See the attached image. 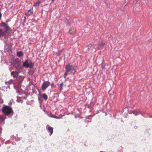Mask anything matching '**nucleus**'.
I'll list each match as a JSON object with an SVG mask.
<instances>
[{"label":"nucleus","mask_w":152,"mask_h":152,"mask_svg":"<svg viewBox=\"0 0 152 152\" xmlns=\"http://www.w3.org/2000/svg\"><path fill=\"white\" fill-rule=\"evenodd\" d=\"M1 27L2 28H0V38L4 42H6L8 38L7 31H10L11 29L7 24L3 22L1 23Z\"/></svg>","instance_id":"nucleus-1"},{"label":"nucleus","mask_w":152,"mask_h":152,"mask_svg":"<svg viewBox=\"0 0 152 152\" xmlns=\"http://www.w3.org/2000/svg\"><path fill=\"white\" fill-rule=\"evenodd\" d=\"M11 64L13 67L16 70H19L21 69L20 61L18 58H16L13 60Z\"/></svg>","instance_id":"nucleus-2"},{"label":"nucleus","mask_w":152,"mask_h":152,"mask_svg":"<svg viewBox=\"0 0 152 152\" xmlns=\"http://www.w3.org/2000/svg\"><path fill=\"white\" fill-rule=\"evenodd\" d=\"M34 65V63L30 60H25L23 63V66L26 68H32Z\"/></svg>","instance_id":"nucleus-3"},{"label":"nucleus","mask_w":152,"mask_h":152,"mask_svg":"<svg viewBox=\"0 0 152 152\" xmlns=\"http://www.w3.org/2000/svg\"><path fill=\"white\" fill-rule=\"evenodd\" d=\"M2 112L6 115H8L12 112V110L9 106H5L3 107Z\"/></svg>","instance_id":"nucleus-4"},{"label":"nucleus","mask_w":152,"mask_h":152,"mask_svg":"<svg viewBox=\"0 0 152 152\" xmlns=\"http://www.w3.org/2000/svg\"><path fill=\"white\" fill-rule=\"evenodd\" d=\"M65 70L67 72H69L73 70H75V69L73 66L71 65L70 64H68L65 67Z\"/></svg>","instance_id":"nucleus-5"},{"label":"nucleus","mask_w":152,"mask_h":152,"mask_svg":"<svg viewBox=\"0 0 152 152\" xmlns=\"http://www.w3.org/2000/svg\"><path fill=\"white\" fill-rule=\"evenodd\" d=\"M24 78V77L22 75H19L15 80L17 83L18 84V85L19 86V85H20L22 82Z\"/></svg>","instance_id":"nucleus-6"},{"label":"nucleus","mask_w":152,"mask_h":152,"mask_svg":"<svg viewBox=\"0 0 152 152\" xmlns=\"http://www.w3.org/2000/svg\"><path fill=\"white\" fill-rule=\"evenodd\" d=\"M43 81H44V82L42 84L41 87L42 90H45L49 86L50 84V83L49 81H45L44 80Z\"/></svg>","instance_id":"nucleus-7"},{"label":"nucleus","mask_w":152,"mask_h":152,"mask_svg":"<svg viewBox=\"0 0 152 152\" xmlns=\"http://www.w3.org/2000/svg\"><path fill=\"white\" fill-rule=\"evenodd\" d=\"M19 72L16 71L12 72L11 73V75L12 76L14 79V80L19 75L18 74Z\"/></svg>","instance_id":"nucleus-8"},{"label":"nucleus","mask_w":152,"mask_h":152,"mask_svg":"<svg viewBox=\"0 0 152 152\" xmlns=\"http://www.w3.org/2000/svg\"><path fill=\"white\" fill-rule=\"evenodd\" d=\"M53 127L49 126L47 125V126L46 129L48 132H50L49 135L50 136L53 133Z\"/></svg>","instance_id":"nucleus-9"},{"label":"nucleus","mask_w":152,"mask_h":152,"mask_svg":"<svg viewBox=\"0 0 152 152\" xmlns=\"http://www.w3.org/2000/svg\"><path fill=\"white\" fill-rule=\"evenodd\" d=\"M4 51L5 53H8L10 54L12 50L10 48L8 45H7L4 46Z\"/></svg>","instance_id":"nucleus-10"},{"label":"nucleus","mask_w":152,"mask_h":152,"mask_svg":"<svg viewBox=\"0 0 152 152\" xmlns=\"http://www.w3.org/2000/svg\"><path fill=\"white\" fill-rule=\"evenodd\" d=\"M75 30L73 27H71L70 28L69 31V33L70 34H72L75 33Z\"/></svg>","instance_id":"nucleus-11"},{"label":"nucleus","mask_w":152,"mask_h":152,"mask_svg":"<svg viewBox=\"0 0 152 152\" xmlns=\"http://www.w3.org/2000/svg\"><path fill=\"white\" fill-rule=\"evenodd\" d=\"M23 53L21 51H18L17 53V56L19 57L23 56Z\"/></svg>","instance_id":"nucleus-12"},{"label":"nucleus","mask_w":152,"mask_h":152,"mask_svg":"<svg viewBox=\"0 0 152 152\" xmlns=\"http://www.w3.org/2000/svg\"><path fill=\"white\" fill-rule=\"evenodd\" d=\"M104 45V43L101 42L100 43H99L98 45V47L99 49H101L103 48V47Z\"/></svg>","instance_id":"nucleus-13"},{"label":"nucleus","mask_w":152,"mask_h":152,"mask_svg":"<svg viewBox=\"0 0 152 152\" xmlns=\"http://www.w3.org/2000/svg\"><path fill=\"white\" fill-rule=\"evenodd\" d=\"M17 102H18L23 103V98L19 96L17 97Z\"/></svg>","instance_id":"nucleus-14"},{"label":"nucleus","mask_w":152,"mask_h":152,"mask_svg":"<svg viewBox=\"0 0 152 152\" xmlns=\"http://www.w3.org/2000/svg\"><path fill=\"white\" fill-rule=\"evenodd\" d=\"M63 85L64 84L63 83H62L58 86V87L59 88V90L60 92L61 91L62 89H63Z\"/></svg>","instance_id":"nucleus-15"},{"label":"nucleus","mask_w":152,"mask_h":152,"mask_svg":"<svg viewBox=\"0 0 152 152\" xmlns=\"http://www.w3.org/2000/svg\"><path fill=\"white\" fill-rule=\"evenodd\" d=\"M28 13H26L25 14L27 16L29 15V12H30V14L31 15H32L33 14V12L31 11V10H28Z\"/></svg>","instance_id":"nucleus-16"},{"label":"nucleus","mask_w":152,"mask_h":152,"mask_svg":"<svg viewBox=\"0 0 152 152\" xmlns=\"http://www.w3.org/2000/svg\"><path fill=\"white\" fill-rule=\"evenodd\" d=\"M40 3V1H37L36 3L34 2L33 6L35 7H37L39 6V4Z\"/></svg>","instance_id":"nucleus-17"},{"label":"nucleus","mask_w":152,"mask_h":152,"mask_svg":"<svg viewBox=\"0 0 152 152\" xmlns=\"http://www.w3.org/2000/svg\"><path fill=\"white\" fill-rule=\"evenodd\" d=\"M42 97L45 100H46L48 99L47 95L45 93H44L42 95Z\"/></svg>","instance_id":"nucleus-18"},{"label":"nucleus","mask_w":152,"mask_h":152,"mask_svg":"<svg viewBox=\"0 0 152 152\" xmlns=\"http://www.w3.org/2000/svg\"><path fill=\"white\" fill-rule=\"evenodd\" d=\"M50 117H52L53 118H56V119H59L61 118V117H58L55 115H52V116H50Z\"/></svg>","instance_id":"nucleus-19"},{"label":"nucleus","mask_w":152,"mask_h":152,"mask_svg":"<svg viewBox=\"0 0 152 152\" xmlns=\"http://www.w3.org/2000/svg\"><path fill=\"white\" fill-rule=\"evenodd\" d=\"M7 83L10 84L12 83L14 87H15V85L13 83V81L12 80H10L8 81Z\"/></svg>","instance_id":"nucleus-20"},{"label":"nucleus","mask_w":152,"mask_h":152,"mask_svg":"<svg viewBox=\"0 0 152 152\" xmlns=\"http://www.w3.org/2000/svg\"><path fill=\"white\" fill-rule=\"evenodd\" d=\"M0 118L2 121H3L5 120V118L4 116L1 115L0 116Z\"/></svg>","instance_id":"nucleus-21"},{"label":"nucleus","mask_w":152,"mask_h":152,"mask_svg":"<svg viewBox=\"0 0 152 152\" xmlns=\"http://www.w3.org/2000/svg\"><path fill=\"white\" fill-rule=\"evenodd\" d=\"M69 72H66V70H65V73H64V78H65L69 74Z\"/></svg>","instance_id":"nucleus-22"},{"label":"nucleus","mask_w":152,"mask_h":152,"mask_svg":"<svg viewBox=\"0 0 152 152\" xmlns=\"http://www.w3.org/2000/svg\"><path fill=\"white\" fill-rule=\"evenodd\" d=\"M86 29H87V31L86 32H88V31H89L90 30V29L89 28H88V27H86L85 28V31H86Z\"/></svg>","instance_id":"nucleus-23"},{"label":"nucleus","mask_w":152,"mask_h":152,"mask_svg":"<svg viewBox=\"0 0 152 152\" xmlns=\"http://www.w3.org/2000/svg\"><path fill=\"white\" fill-rule=\"evenodd\" d=\"M50 85H51L52 87H54V88H56V86H55L54 85V83H51Z\"/></svg>","instance_id":"nucleus-24"},{"label":"nucleus","mask_w":152,"mask_h":152,"mask_svg":"<svg viewBox=\"0 0 152 152\" xmlns=\"http://www.w3.org/2000/svg\"><path fill=\"white\" fill-rule=\"evenodd\" d=\"M92 45L91 44L88 45V49H90L91 48Z\"/></svg>","instance_id":"nucleus-25"},{"label":"nucleus","mask_w":152,"mask_h":152,"mask_svg":"<svg viewBox=\"0 0 152 152\" xmlns=\"http://www.w3.org/2000/svg\"><path fill=\"white\" fill-rule=\"evenodd\" d=\"M3 102V100L0 98V104H2Z\"/></svg>","instance_id":"nucleus-26"},{"label":"nucleus","mask_w":152,"mask_h":152,"mask_svg":"<svg viewBox=\"0 0 152 152\" xmlns=\"http://www.w3.org/2000/svg\"><path fill=\"white\" fill-rule=\"evenodd\" d=\"M26 20H23V24H25V23L26 22Z\"/></svg>","instance_id":"nucleus-27"},{"label":"nucleus","mask_w":152,"mask_h":152,"mask_svg":"<svg viewBox=\"0 0 152 152\" xmlns=\"http://www.w3.org/2000/svg\"><path fill=\"white\" fill-rule=\"evenodd\" d=\"M9 105H11L12 104V102H10L9 103Z\"/></svg>","instance_id":"nucleus-28"},{"label":"nucleus","mask_w":152,"mask_h":152,"mask_svg":"<svg viewBox=\"0 0 152 152\" xmlns=\"http://www.w3.org/2000/svg\"><path fill=\"white\" fill-rule=\"evenodd\" d=\"M101 66H102V67L103 68L102 65L103 64V62H102L101 63Z\"/></svg>","instance_id":"nucleus-29"},{"label":"nucleus","mask_w":152,"mask_h":152,"mask_svg":"<svg viewBox=\"0 0 152 152\" xmlns=\"http://www.w3.org/2000/svg\"><path fill=\"white\" fill-rule=\"evenodd\" d=\"M2 16V14L1 12H0V18H1Z\"/></svg>","instance_id":"nucleus-30"},{"label":"nucleus","mask_w":152,"mask_h":152,"mask_svg":"<svg viewBox=\"0 0 152 152\" xmlns=\"http://www.w3.org/2000/svg\"><path fill=\"white\" fill-rule=\"evenodd\" d=\"M21 139L19 138L18 139H17L16 140V141H19V140H20Z\"/></svg>","instance_id":"nucleus-31"},{"label":"nucleus","mask_w":152,"mask_h":152,"mask_svg":"<svg viewBox=\"0 0 152 152\" xmlns=\"http://www.w3.org/2000/svg\"><path fill=\"white\" fill-rule=\"evenodd\" d=\"M23 98V99H25L26 98V97L25 96H24L23 97H22Z\"/></svg>","instance_id":"nucleus-32"},{"label":"nucleus","mask_w":152,"mask_h":152,"mask_svg":"<svg viewBox=\"0 0 152 152\" xmlns=\"http://www.w3.org/2000/svg\"><path fill=\"white\" fill-rule=\"evenodd\" d=\"M137 126H136V127L135 126V127H135V128H137Z\"/></svg>","instance_id":"nucleus-33"},{"label":"nucleus","mask_w":152,"mask_h":152,"mask_svg":"<svg viewBox=\"0 0 152 152\" xmlns=\"http://www.w3.org/2000/svg\"><path fill=\"white\" fill-rule=\"evenodd\" d=\"M134 115H137V114H135Z\"/></svg>","instance_id":"nucleus-34"},{"label":"nucleus","mask_w":152,"mask_h":152,"mask_svg":"<svg viewBox=\"0 0 152 152\" xmlns=\"http://www.w3.org/2000/svg\"><path fill=\"white\" fill-rule=\"evenodd\" d=\"M133 113L134 114H135V113L134 112H133Z\"/></svg>","instance_id":"nucleus-35"},{"label":"nucleus","mask_w":152,"mask_h":152,"mask_svg":"<svg viewBox=\"0 0 152 152\" xmlns=\"http://www.w3.org/2000/svg\"><path fill=\"white\" fill-rule=\"evenodd\" d=\"M54 0H52V2L54 1Z\"/></svg>","instance_id":"nucleus-36"},{"label":"nucleus","mask_w":152,"mask_h":152,"mask_svg":"<svg viewBox=\"0 0 152 152\" xmlns=\"http://www.w3.org/2000/svg\"><path fill=\"white\" fill-rule=\"evenodd\" d=\"M150 117H151V118H152V116H150Z\"/></svg>","instance_id":"nucleus-37"},{"label":"nucleus","mask_w":152,"mask_h":152,"mask_svg":"<svg viewBox=\"0 0 152 152\" xmlns=\"http://www.w3.org/2000/svg\"><path fill=\"white\" fill-rule=\"evenodd\" d=\"M24 18H26V17H24Z\"/></svg>","instance_id":"nucleus-38"},{"label":"nucleus","mask_w":152,"mask_h":152,"mask_svg":"<svg viewBox=\"0 0 152 152\" xmlns=\"http://www.w3.org/2000/svg\"><path fill=\"white\" fill-rule=\"evenodd\" d=\"M7 83V82H5V83Z\"/></svg>","instance_id":"nucleus-39"},{"label":"nucleus","mask_w":152,"mask_h":152,"mask_svg":"<svg viewBox=\"0 0 152 152\" xmlns=\"http://www.w3.org/2000/svg\"><path fill=\"white\" fill-rule=\"evenodd\" d=\"M82 0H81V1H82Z\"/></svg>","instance_id":"nucleus-40"}]
</instances>
